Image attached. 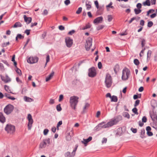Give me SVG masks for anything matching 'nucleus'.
Here are the masks:
<instances>
[{
    "label": "nucleus",
    "instance_id": "nucleus-1",
    "mask_svg": "<svg viewBox=\"0 0 157 157\" xmlns=\"http://www.w3.org/2000/svg\"><path fill=\"white\" fill-rule=\"evenodd\" d=\"M122 119L121 116H118L114 118H112L106 124H104V122H102L99 124V128L101 127L103 128H108L113 125L116 124Z\"/></svg>",
    "mask_w": 157,
    "mask_h": 157
},
{
    "label": "nucleus",
    "instance_id": "nucleus-2",
    "mask_svg": "<svg viewBox=\"0 0 157 157\" xmlns=\"http://www.w3.org/2000/svg\"><path fill=\"white\" fill-rule=\"evenodd\" d=\"M79 98L77 96H74L70 98V103L72 109L75 110L76 109V107L78 104Z\"/></svg>",
    "mask_w": 157,
    "mask_h": 157
},
{
    "label": "nucleus",
    "instance_id": "nucleus-3",
    "mask_svg": "<svg viewBox=\"0 0 157 157\" xmlns=\"http://www.w3.org/2000/svg\"><path fill=\"white\" fill-rule=\"evenodd\" d=\"M130 71L127 68H124L122 71V79L123 80H127L130 75Z\"/></svg>",
    "mask_w": 157,
    "mask_h": 157
},
{
    "label": "nucleus",
    "instance_id": "nucleus-4",
    "mask_svg": "<svg viewBox=\"0 0 157 157\" xmlns=\"http://www.w3.org/2000/svg\"><path fill=\"white\" fill-rule=\"evenodd\" d=\"M105 83L107 88H109L111 86L112 83V77L109 73H107L105 78Z\"/></svg>",
    "mask_w": 157,
    "mask_h": 157
},
{
    "label": "nucleus",
    "instance_id": "nucleus-5",
    "mask_svg": "<svg viewBox=\"0 0 157 157\" xmlns=\"http://www.w3.org/2000/svg\"><path fill=\"white\" fill-rule=\"evenodd\" d=\"M14 106L11 104H8L4 108V112L7 115L10 114L13 111Z\"/></svg>",
    "mask_w": 157,
    "mask_h": 157
},
{
    "label": "nucleus",
    "instance_id": "nucleus-6",
    "mask_svg": "<svg viewBox=\"0 0 157 157\" xmlns=\"http://www.w3.org/2000/svg\"><path fill=\"white\" fill-rule=\"evenodd\" d=\"M5 130L8 133L12 134L15 131V127L11 124H7L5 128Z\"/></svg>",
    "mask_w": 157,
    "mask_h": 157
},
{
    "label": "nucleus",
    "instance_id": "nucleus-7",
    "mask_svg": "<svg viewBox=\"0 0 157 157\" xmlns=\"http://www.w3.org/2000/svg\"><path fill=\"white\" fill-rule=\"evenodd\" d=\"M92 39L91 38L89 37L86 40L85 44V47L87 51H89L92 45Z\"/></svg>",
    "mask_w": 157,
    "mask_h": 157
},
{
    "label": "nucleus",
    "instance_id": "nucleus-8",
    "mask_svg": "<svg viewBox=\"0 0 157 157\" xmlns=\"http://www.w3.org/2000/svg\"><path fill=\"white\" fill-rule=\"evenodd\" d=\"M27 119L28 120V128L29 130H31L32 126V124L33 122V120L32 118V116L30 114L28 115Z\"/></svg>",
    "mask_w": 157,
    "mask_h": 157
},
{
    "label": "nucleus",
    "instance_id": "nucleus-9",
    "mask_svg": "<svg viewBox=\"0 0 157 157\" xmlns=\"http://www.w3.org/2000/svg\"><path fill=\"white\" fill-rule=\"evenodd\" d=\"M96 75V70L94 67H92L89 69L88 75L89 77L93 78Z\"/></svg>",
    "mask_w": 157,
    "mask_h": 157
},
{
    "label": "nucleus",
    "instance_id": "nucleus-10",
    "mask_svg": "<svg viewBox=\"0 0 157 157\" xmlns=\"http://www.w3.org/2000/svg\"><path fill=\"white\" fill-rule=\"evenodd\" d=\"M38 58L36 57H31L27 59L28 63L32 64L37 62Z\"/></svg>",
    "mask_w": 157,
    "mask_h": 157
},
{
    "label": "nucleus",
    "instance_id": "nucleus-11",
    "mask_svg": "<svg viewBox=\"0 0 157 157\" xmlns=\"http://www.w3.org/2000/svg\"><path fill=\"white\" fill-rule=\"evenodd\" d=\"M65 42L68 48H70L73 44V40L70 37H67L65 38Z\"/></svg>",
    "mask_w": 157,
    "mask_h": 157
},
{
    "label": "nucleus",
    "instance_id": "nucleus-12",
    "mask_svg": "<svg viewBox=\"0 0 157 157\" xmlns=\"http://www.w3.org/2000/svg\"><path fill=\"white\" fill-rule=\"evenodd\" d=\"M0 77L2 81L5 83L9 82L11 81V78L7 75H6L5 77L1 75Z\"/></svg>",
    "mask_w": 157,
    "mask_h": 157
},
{
    "label": "nucleus",
    "instance_id": "nucleus-13",
    "mask_svg": "<svg viewBox=\"0 0 157 157\" xmlns=\"http://www.w3.org/2000/svg\"><path fill=\"white\" fill-rule=\"evenodd\" d=\"M73 132L72 130H71L70 132L67 133L66 136V139L67 141H70L73 136Z\"/></svg>",
    "mask_w": 157,
    "mask_h": 157
},
{
    "label": "nucleus",
    "instance_id": "nucleus-14",
    "mask_svg": "<svg viewBox=\"0 0 157 157\" xmlns=\"http://www.w3.org/2000/svg\"><path fill=\"white\" fill-rule=\"evenodd\" d=\"M92 139V137L91 136H90L87 139H83V140L81 141V142L84 144L85 146H86L87 145V144Z\"/></svg>",
    "mask_w": 157,
    "mask_h": 157
},
{
    "label": "nucleus",
    "instance_id": "nucleus-15",
    "mask_svg": "<svg viewBox=\"0 0 157 157\" xmlns=\"http://www.w3.org/2000/svg\"><path fill=\"white\" fill-rule=\"evenodd\" d=\"M150 116L153 121L157 120V115L155 112L153 111L150 113Z\"/></svg>",
    "mask_w": 157,
    "mask_h": 157
},
{
    "label": "nucleus",
    "instance_id": "nucleus-16",
    "mask_svg": "<svg viewBox=\"0 0 157 157\" xmlns=\"http://www.w3.org/2000/svg\"><path fill=\"white\" fill-rule=\"evenodd\" d=\"M24 20L27 24H29L32 21V18L31 17H27L25 15H24Z\"/></svg>",
    "mask_w": 157,
    "mask_h": 157
},
{
    "label": "nucleus",
    "instance_id": "nucleus-17",
    "mask_svg": "<svg viewBox=\"0 0 157 157\" xmlns=\"http://www.w3.org/2000/svg\"><path fill=\"white\" fill-rule=\"evenodd\" d=\"M42 141L43 143H44L46 146H48L51 144L50 139L49 138H48L46 139H44Z\"/></svg>",
    "mask_w": 157,
    "mask_h": 157
},
{
    "label": "nucleus",
    "instance_id": "nucleus-18",
    "mask_svg": "<svg viewBox=\"0 0 157 157\" xmlns=\"http://www.w3.org/2000/svg\"><path fill=\"white\" fill-rule=\"evenodd\" d=\"M6 121V119L2 113L0 112V121L3 123Z\"/></svg>",
    "mask_w": 157,
    "mask_h": 157
},
{
    "label": "nucleus",
    "instance_id": "nucleus-19",
    "mask_svg": "<svg viewBox=\"0 0 157 157\" xmlns=\"http://www.w3.org/2000/svg\"><path fill=\"white\" fill-rule=\"evenodd\" d=\"M22 26V24L19 22H16L14 25L12 26L13 28H16L17 27H20Z\"/></svg>",
    "mask_w": 157,
    "mask_h": 157
},
{
    "label": "nucleus",
    "instance_id": "nucleus-20",
    "mask_svg": "<svg viewBox=\"0 0 157 157\" xmlns=\"http://www.w3.org/2000/svg\"><path fill=\"white\" fill-rule=\"evenodd\" d=\"M54 72H52L49 76L47 77L46 78V81L48 82L51 79L54 75Z\"/></svg>",
    "mask_w": 157,
    "mask_h": 157
},
{
    "label": "nucleus",
    "instance_id": "nucleus-21",
    "mask_svg": "<svg viewBox=\"0 0 157 157\" xmlns=\"http://www.w3.org/2000/svg\"><path fill=\"white\" fill-rule=\"evenodd\" d=\"M143 5L144 6H149L151 5V3L150 0H146L145 2H143Z\"/></svg>",
    "mask_w": 157,
    "mask_h": 157
},
{
    "label": "nucleus",
    "instance_id": "nucleus-22",
    "mask_svg": "<svg viewBox=\"0 0 157 157\" xmlns=\"http://www.w3.org/2000/svg\"><path fill=\"white\" fill-rule=\"evenodd\" d=\"M152 52L150 50H149L147 52V60H149L151 58Z\"/></svg>",
    "mask_w": 157,
    "mask_h": 157
},
{
    "label": "nucleus",
    "instance_id": "nucleus-23",
    "mask_svg": "<svg viewBox=\"0 0 157 157\" xmlns=\"http://www.w3.org/2000/svg\"><path fill=\"white\" fill-rule=\"evenodd\" d=\"M65 155L66 157H73L74 156V155L72 154V153H70L69 152H67L65 153Z\"/></svg>",
    "mask_w": 157,
    "mask_h": 157
},
{
    "label": "nucleus",
    "instance_id": "nucleus-24",
    "mask_svg": "<svg viewBox=\"0 0 157 157\" xmlns=\"http://www.w3.org/2000/svg\"><path fill=\"white\" fill-rule=\"evenodd\" d=\"M46 146H45V144L44 143H43V141L41 142L39 145V149H41L45 148Z\"/></svg>",
    "mask_w": 157,
    "mask_h": 157
},
{
    "label": "nucleus",
    "instance_id": "nucleus-25",
    "mask_svg": "<svg viewBox=\"0 0 157 157\" xmlns=\"http://www.w3.org/2000/svg\"><path fill=\"white\" fill-rule=\"evenodd\" d=\"M24 38V36H22L21 34H18L16 37V40L17 41L18 40V39H23Z\"/></svg>",
    "mask_w": 157,
    "mask_h": 157
},
{
    "label": "nucleus",
    "instance_id": "nucleus-26",
    "mask_svg": "<svg viewBox=\"0 0 157 157\" xmlns=\"http://www.w3.org/2000/svg\"><path fill=\"white\" fill-rule=\"evenodd\" d=\"M135 13L137 15L140 13L142 11V10L140 9L135 8L134 9Z\"/></svg>",
    "mask_w": 157,
    "mask_h": 157
},
{
    "label": "nucleus",
    "instance_id": "nucleus-27",
    "mask_svg": "<svg viewBox=\"0 0 157 157\" xmlns=\"http://www.w3.org/2000/svg\"><path fill=\"white\" fill-rule=\"evenodd\" d=\"M111 99V101L117 102V97L114 95L112 96Z\"/></svg>",
    "mask_w": 157,
    "mask_h": 157
},
{
    "label": "nucleus",
    "instance_id": "nucleus-28",
    "mask_svg": "<svg viewBox=\"0 0 157 157\" xmlns=\"http://www.w3.org/2000/svg\"><path fill=\"white\" fill-rule=\"evenodd\" d=\"M24 99L25 101L27 102H31L33 100L32 98L26 96L24 97Z\"/></svg>",
    "mask_w": 157,
    "mask_h": 157
},
{
    "label": "nucleus",
    "instance_id": "nucleus-29",
    "mask_svg": "<svg viewBox=\"0 0 157 157\" xmlns=\"http://www.w3.org/2000/svg\"><path fill=\"white\" fill-rule=\"evenodd\" d=\"M112 4L113 2H110L109 4L107 5L106 6V8L107 9H108V8H110L112 9H114V7L113 6H112Z\"/></svg>",
    "mask_w": 157,
    "mask_h": 157
},
{
    "label": "nucleus",
    "instance_id": "nucleus-30",
    "mask_svg": "<svg viewBox=\"0 0 157 157\" xmlns=\"http://www.w3.org/2000/svg\"><path fill=\"white\" fill-rule=\"evenodd\" d=\"M145 131L144 129H143L141 130L140 132V137L143 138L144 137V136L145 134Z\"/></svg>",
    "mask_w": 157,
    "mask_h": 157
},
{
    "label": "nucleus",
    "instance_id": "nucleus-31",
    "mask_svg": "<svg viewBox=\"0 0 157 157\" xmlns=\"http://www.w3.org/2000/svg\"><path fill=\"white\" fill-rule=\"evenodd\" d=\"M86 9L88 10H90L91 8V5L90 2H88V3H87V2H86Z\"/></svg>",
    "mask_w": 157,
    "mask_h": 157
},
{
    "label": "nucleus",
    "instance_id": "nucleus-32",
    "mask_svg": "<svg viewBox=\"0 0 157 157\" xmlns=\"http://www.w3.org/2000/svg\"><path fill=\"white\" fill-rule=\"evenodd\" d=\"M132 111L136 115H138V113L137 112V109L136 107L132 109Z\"/></svg>",
    "mask_w": 157,
    "mask_h": 157
},
{
    "label": "nucleus",
    "instance_id": "nucleus-33",
    "mask_svg": "<svg viewBox=\"0 0 157 157\" xmlns=\"http://www.w3.org/2000/svg\"><path fill=\"white\" fill-rule=\"evenodd\" d=\"M90 106V104L88 103H86L85 104V105L84 106V107L83 108V111L84 112H85V110L86 109H87Z\"/></svg>",
    "mask_w": 157,
    "mask_h": 157
},
{
    "label": "nucleus",
    "instance_id": "nucleus-34",
    "mask_svg": "<svg viewBox=\"0 0 157 157\" xmlns=\"http://www.w3.org/2000/svg\"><path fill=\"white\" fill-rule=\"evenodd\" d=\"M91 25L89 23L86 25L85 27L83 29L84 30L88 28H90L91 27Z\"/></svg>",
    "mask_w": 157,
    "mask_h": 157
},
{
    "label": "nucleus",
    "instance_id": "nucleus-35",
    "mask_svg": "<svg viewBox=\"0 0 157 157\" xmlns=\"http://www.w3.org/2000/svg\"><path fill=\"white\" fill-rule=\"evenodd\" d=\"M134 63L136 65H138L140 63L139 60L137 59H135L134 60Z\"/></svg>",
    "mask_w": 157,
    "mask_h": 157
},
{
    "label": "nucleus",
    "instance_id": "nucleus-36",
    "mask_svg": "<svg viewBox=\"0 0 157 157\" xmlns=\"http://www.w3.org/2000/svg\"><path fill=\"white\" fill-rule=\"evenodd\" d=\"M82 7H79L77 10L76 11V13L77 14H79L82 12Z\"/></svg>",
    "mask_w": 157,
    "mask_h": 157
},
{
    "label": "nucleus",
    "instance_id": "nucleus-37",
    "mask_svg": "<svg viewBox=\"0 0 157 157\" xmlns=\"http://www.w3.org/2000/svg\"><path fill=\"white\" fill-rule=\"evenodd\" d=\"M140 103V101L139 100H137L135 101V103L134 104V106L135 107H136L138 106Z\"/></svg>",
    "mask_w": 157,
    "mask_h": 157
},
{
    "label": "nucleus",
    "instance_id": "nucleus-38",
    "mask_svg": "<svg viewBox=\"0 0 157 157\" xmlns=\"http://www.w3.org/2000/svg\"><path fill=\"white\" fill-rule=\"evenodd\" d=\"M119 66L118 65H116L113 68V70L115 72V73H117V70L119 68Z\"/></svg>",
    "mask_w": 157,
    "mask_h": 157
},
{
    "label": "nucleus",
    "instance_id": "nucleus-39",
    "mask_svg": "<svg viewBox=\"0 0 157 157\" xmlns=\"http://www.w3.org/2000/svg\"><path fill=\"white\" fill-rule=\"evenodd\" d=\"M153 25V23L151 21H149L148 22L147 26L148 27H151Z\"/></svg>",
    "mask_w": 157,
    "mask_h": 157
},
{
    "label": "nucleus",
    "instance_id": "nucleus-40",
    "mask_svg": "<svg viewBox=\"0 0 157 157\" xmlns=\"http://www.w3.org/2000/svg\"><path fill=\"white\" fill-rule=\"evenodd\" d=\"M56 109L58 111H60L61 110L62 108L61 107L60 105V104L57 105Z\"/></svg>",
    "mask_w": 157,
    "mask_h": 157
},
{
    "label": "nucleus",
    "instance_id": "nucleus-41",
    "mask_svg": "<svg viewBox=\"0 0 157 157\" xmlns=\"http://www.w3.org/2000/svg\"><path fill=\"white\" fill-rule=\"evenodd\" d=\"M78 147V145H76L75 147L73 150V152H72V154H73L74 155V156L75 155V152L77 149Z\"/></svg>",
    "mask_w": 157,
    "mask_h": 157
},
{
    "label": "nucleus",
    "instance_id": "nucleus-42",
    "mask_svg": "<svg viewBox=\"0 0 157 157\" xmlns=\"http://www.w3.org/2000/svg\"><path fill=\"white\" fill-rule=\"evenodd\" d=\"M78 147V145H76L75 147L73 150V152H72V154H73L74 155V156L75 155V152L77 149Z\"/></svg>",
    "mask_w": 157,
    "mask_h": 157
},
{
    "label": "nucleus",
    "instance_id": "nucleus-43",
    "mask_svg": "<svg viewBox=\"0 0 157 157\" xmlns=\"http://www.w3.org/2000/svg\"><path fill=\"white\" fill-rule=\"evenodd\" d=\"M93 23L95 25H97L98 24V17H97L95 19L94 21H93Z\"/></svg>",
    "mask_w": 157,
    "mask_h": 157
},
{
    "label": "nucleus",
    "instance_id": "nucleus-44",
    "mask_svg": "<svg viewBox=\"0 0 157 157\" xmlns=\"http://www.w3.org/2000/svg\"><path fill=\"white\" fill-rule=\"evenodd\" d=\"M62 124V121H59L57 125V129H59V127Z\"/></svg>",
    "mask_w": 157,
    "mask_h": 157
},
{
    "label": "nucleus",
    "instance_id": "nucleus-45",
    "mask_svg": "<svg viewBox=\"0 0 157 157\" xmlns=\"http://www.w3.org/2000/svg\"><path fill=\"white\" fill-rule=\"evenodd\" d=\"M136 7L137 9H140L142 7L141 4L140 3H137L136 5Z\"/></svg>",
    "mask_w": 157,
    "mask_h": 157
},
{
    "label": "nucleus",
    "instance_id": "nucleus-46",
    "mask_svg": "<svg viewBox=\"0 0 157 157\" xmlns=\"http://www.w3.org/2000/svg\"><path fill=\"white\" fill-rule=\"evenodd\" d=\"M49 130L47 129H45L44 130L43 133L45 135H46L47 134Z\"/></svg>",
    "mask_w": 157,
    "mask_h": 157
},
{
    "label": "nucleus",
    "instance_id": "nucleus-47",
    "mask_svg": "<svg viewBox=\"0 0 157 157\" xmlns=\"http://www.w3.org/2000/svg\"><path fill=\"white\" fill-rule=\"evenodd\" d=\"M144 21L143 20H141L140 21V25L143 27V26L144 25Z\"/></svg>",
    "mask_w": 157,
    "mask_h": 157
},
{
    "label": "nucleus",
    "instance_id": "nucleus-48",
    "mask_svg": "<svg viewBox=\"0 0 157 157\" xmlns=\"http://www.w3.org/2000/svg\"><path fill=\"white\" fill-rule=\"evenodd\" d=\"M46 63L45 65H46L47 63L50 60V57L49 55H48L47 56L46 58Z\"/></svg>",
    "mask_w": 157,
    "mask_h": 157
},
{
    "label": "nucleus",
    "instance_id": "nucleus-49",
    "mask_svg": "<svg viewBox=\"0 0 157 157\" xmlns=\"http://www.w3.org/2000/svg\"><path fill=\"white\" fill-rule=\"evenodd\" d=\"M16 72H17V73L19 75H21V70L19 69L18 68H17L16 70Z\"/></svg>",
    "mask_w": 157,
    "mask_h": 157
},
{
    "label": "nucleus",
    "instance_id": "nucleus-50",
    "mask_svg": "<svg viewBox=\"0 0 157 157\" xmlns=\"http://www.w3.org/2000/svg\"><path fill=\"white\" fill-rule=\"evenodd\" d=\"M147 119L146 117L145 116H144L142 117V121L143 122L145 123L147 122Z\"/></svg>",
    "mask_w": 157,
    "mask_h": 157
},
{
    "label": "nucleus",
    "instance_id": "nucleus-51",
    "mask_svg": "<svg viewBox=\"0 0 157 157\" xmlns=\"http://www.w3.org/2000/svg\"><path fill=\"white\" fill-rule=\"evenodd\" d=\"M156 0H151L150 1L151 5H154L156 4Z\"/></svg>",
    "mask_w": 157,
    "mask_h": 157
},
{
    "label": "nucleus",
    "instance_id": "nucleus-52",
    "mask_svg": "<svg viewBox=\"0 0 157 157\" xmlns=\"http://www.w3.org/2000/svg\"><path fill=\"white\" fill-rule=\"evenodd\" d=\"M145 44V40L144 39H143L141 41V45L142 47H143Z\"/></svg>",
    "mask_w": 157,
    "mask_h": 157
},
{
    "label": "nucleus",
    "instance_id": "nucleus-53",
    "mask_svg": "<svg viewBox=\"0 0 157 157\" xmlns=\"http://www.w3.org/2000/svg\"><path fill=\"white\" fill-rule=\"evenodd\" d=\"M63 98V95L61 94L59 96V102L61 101Z\"/></svg>",
    "mask_w": 157,
    "mask_h": 157
},
{
    "label": "nucleus",
    "instance_id": "nucleus-54",
    "mask_svg": "<svg viewBox=\"0 0 157 157\" xmlns=\"http://www.w3.org/2000/svg\"><path fill=\"white\" fill-rule=\"evenodd\" d=\"M75 32V31L72 30L68 33V34L69 35H72L73 34H74Z\"/></svg>",
    "mask_w": 157,
    "mask_h": 157
},
{
    "label": "nucleus",
    "instance_id": "nucleus-55",
    "mask_svg": "<svg viewBox=\"0 0 157 157\" xmlns=\"http://www.w3.org/2000/svg\"><path fill=\"white\" fill-rule=\"evenodd\" d=\"M70 3V0H66L64 1V3L66 5H68Z\"/></svg>",
    "mask_w": 157,
    "mask_h": 157
},
{
    "label": "nucleus",
    "instance_id": "nucleus-56",
    "mask_svg": "<svg viewBox=\"0 0 157 157\" xmlns=\"http://www.w3.org/2000/svg\"><path fill=\"white\" fill-rule=\"evenodd\" d=\"M112 19V17L111 15L108 16V20L109 22H110Z\"/></svg>",
    "mask_w": 157,
    "mask_h": 157
},
{
    "label": "nucleus",
    "instance_id": "nucleus-57",
    "mask_svg": "<svg viewBox=\"0 0 157 157\" xmlns=\"http://www.w3.org/2000/svg\"><path fill=\"white\" fill-rule=\"evenodd\" d=\"M131 130L134 133H136L137 132V129L136 128H131Z\"/></svg>",
    "mask_w": 157,
    "mask_h": 157
},
{
    "label": "nucleus",
    "instance_id": "nucleus-58",
    "mask_svg": "<svg viewBox=\"0 0 157 157\" xmlns=\"http://www.w3.org/2000/svg\"><path fill=\"white\" fill-rule=\"evenodd\" d=\"M147 134L149 136H151L153 135L152 132H151V131L147 132Z\"/></svg>",
    "mask_w": 157,
    "mask_h": 157
},
{
    "label": "nucleus",
    "instance_id": "nucleus-59",
    "mask_svg": "<svg viewBox=\"0 0 157 157\" xmlns=\"http://www.w3.org/2000/svg\"><path fill=\"white\" fill-rule=\"evenodd\" d=\"M141 97V94L140 95V97H139V96L137 95H134L133 96V99L135 100L136 99L138 98H140Z\"/></svg>",
    "mask_w": 157,
    "mask_h": 157
},
{
    "label": "nucleus",
    "instance_id": "nucleus-60",
    "mask_svg": "<svg viewBox=\"0 0 157 157\" xmlns=\"http://www.w3.org/2000/svg\"><path fill=\"white\" fill-rule=\"evenodd\" d=\"M124 117H127L128 119H129L130 118L129 114L128 113H125V115H124Z\"/></svg>",
    "mask_w": 157,
    "mask_h": 157
},
{
    "label": "nucleus",
    "instance_id": "nucleus-61",
    "mask_svg": "<svg viewBox=\"0 0 157 157\" xmlns=\"http://www.w3.org/2000/svg\"><path fill=\"white\" fill-rule=\"evenodd\" d=\"M55 103L54 100L53 99H50L49 101V103L50 104H53Z\"/></svg>",
    "mask_w": 157,
    "mask_h": 157
},
{
    "label": "nucleus",
    "instance_id": "nucleus-62",
    "mask_svg": "<svg viewBox=\"0 0 157 157\" xmlns=\"http://www.w3.org/2000/svg\"><path fill=\"white\" fill-rule=\"evenodd\" d=\"M48 12L46 10H44V12L43 13V15H46L48 14Z\"/></svg>",
    "mask_w": 157,
    "mask_h": 157
},
{
    "label": "nucleus",
    "instance_id": "nucleus-63",
    "mask_svg": "<svg viewBox=\"0 0 157 157\" xmlns=\"http://www.w3.org/2000/svg\"><path fill=\"white\" fill-rule=\"evenodd\" d=\"M59 29L60 30H64L65 29L64 27L62 25L59 26Z\"/></svg>",
    "mask_w": 157,
    "mask_h": 157
},
{
    "label": "nucleus",
    "instance_id": "nucleus-64",
    "mask_svg": "<svg viewBox=\"0 0 157 157\" xmlns=\"http://www.w3.org/2000/svg\"><path fill=\"white\" fill-rule=\"evenodd\" d=\"M30 30L27 29L25 31V33L27 35H29L30 34Z\"/></svg>",
    "mask_w": 157,
    "mask_h": 157
}]
</instances>
